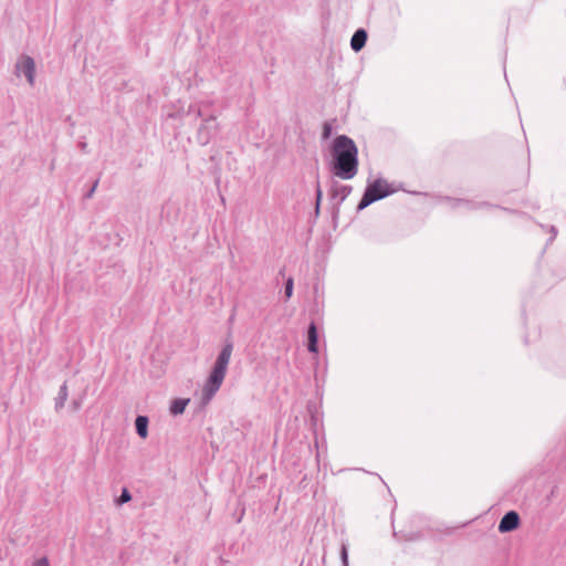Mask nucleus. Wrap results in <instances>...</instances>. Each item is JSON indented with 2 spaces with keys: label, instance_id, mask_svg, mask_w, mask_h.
<instances>
[{
  "label": "nucleus",
  "instance_id": "20e7f679",
  "mask_svg": "<svg viewBox=\"0 0 566 566\" xmlns=\"http://www.w3.org/2000/svg\"><path fill=\"white\" fill-rule=\"evenodd\" d=\"M15 74L20 76L23 74L28 83L33 86L35 83V63L30 55H21L15 63Z\"/></svg>",
  "mask_w": 566,
  "mask_h": 566
},
{
  "label": "nucleus",
  "instance_id": "2eb2a0df",
  "mask_svg": "<svg viewBox=\"0 0 566 566\" xmlns=\"http://www.w3.org/2000/svg\"><path fill=\"white\" fill-rule=\"evenodd\" d=\"M352 191V188L348 186H340L335 190L334 196H339L340 200H344Z\"/></svg>",
  "mask_w": 566,
  "mask_h": 566
},
{
  "label": "nucleus",
  "instance_id": "6ab92c4d",
  "mask_svg": "<svg viewBox=\"0 0 566 566\" xmlns=\"http://www.w3.org/2000/svg\"><path fill=\"white\" fill-rule=\"evenodd\" d=\"M97 185H98V180H96L94 182V185L92 186V188L88 190V192L85 196L86 198H92L93 197V195H94V192H95V190L97 188Z\"/></svg>",
  "mask_w": 566,
  "mask_h": 566
},
{
  "label": "nucleus",
  "instance_id": "1a4fd4ad",
  "mask_svg": "<svg viewBox=\"0 0 566 566\" xmlns=\"http://www.w3.org/2000/svg\"><path fill=\"white\" fill-rule=\"evenodd\" d=\"M137 434L145 439L148 436V418L146 416H138L135 420Z\"/></svg>",
  "mask_w": 566,
  "mask_h": 566
},
{
  "label": "nucleus",
  "instance_id": "4be33fe9",
  "mask_svg": "<svg viewBox=\"0 0 566 566\" xmlns=\"http://www.w3.org/2000/svg\"><path fill=\"white\" fill-rule=\"evenodd\" d=\"M80 406H81L80 402H76V401L73 402V407L75 410H77L80 408Z\"/></svg>",
  "mask_w": 566,
  "mask_h": 566
},
{
  "label": "nucleus",
  "instance_id": "0eeeda50",
  "mask_svg": "<svg viewBox=\"0 0 566 566\" xmlns=\"http://www.w3.org/2000/svg\"><path fill=\"white\" fill-rule=\"evenodd\" d=\"M307 339H308V344H307L308 352L317 354V352H318V346H317L318 335H317V328H316V325L314 322H312L308 326Z\"/></svg>",
  "mask_w": 566,
  "mask_h": 566
},
{
  "label": "nucleus",
  "instance_id": "f03ea898",
  "mask_svg": "<svg viewBox=\"0 0 566 566\" xmlns=\"http://www.w3.org/2000/svg\"><path fill=\"white\" fill-rule=\"evenodd\" d=\"M232 352L233 344L231 340H227L218 354L210 374L203 384L201 391L202 405H208L221 388L228 371Z\"/></svg>",
  "mask_w": 566,
  "mask_h": 566
},
{
  "label": "nucleus",
  "instance_id": "4468645a",
  "mask_svg": "<svg viewBox=\"0 0 566 566\" xmlns=\"http://www.w3.org/2000/svg\"><path fill=\"white\" fill-rule=\"evenodd\" d=\"M132 500V494L127 488H123L119 497L117 499V504L123 505Z\"/></svg>",
  "mask_w": 566,
  "mask_h": 566
},
{
  "label": "nucleus",
  "instance_id": "423d86ee",
  "mask_svg": "<svg viewBox=\"0 0 566 566\" xmlns=\"http://www.w3.org/2000/svg\"><path fill=\"white\" fill-rule=\"evenodd\" d=\"M520 516L515 511H510L504 514L499 523L500 533H509L518 527Z\"/></svg>",
  "mask_w": 566,
  "mask_h": 566
},
{
  "label": "nucleus",
  "instance_id": "ddd939ff",
  "mask_svg": "<svg viewBox=\"0 0 566 566\" xmlns=\"http://www.w3.org/2000/svg\"><path fill=\"white\" fill-rule=\"evenodd\" d=\"M340 560L343 566H349L348 564V544L343 542L340 545Z\"/></svg>",
  "mask_w": 566,
  "mask_h": 566
},
{
  "label": "nucleus",
  "instance_id": "f8f14e48",
  "mask_svg": "<svg viewBox=\"0 0 566 566\" xmlns=\"http://www.w3.org/2000/svg\"><path fill=\"white\" fill-rule=\"evenodd\" d=\"M482 206H486V203L474 205V203H472L468 200H463V199L451 200V207L454 209L463 208V209L472 210V209H479Z\"/></svg>",
  "mask_w": 566,
  "mask_h": 566
},
{
  "label": "nucleus",
  "instance_id": "f257e3e1",
  "mask_svg": "<svg viewBox=\"0 0 566 566\" xmlns=\"http://www.w3.org/2000/svg\"><path fill=\"white\" fill-rule=\"evenodd\" d=\"M333 174L344 180L353 179L358 171V149L346 135L337 136L332 146Z\"/></svg>",
  "mask_w": 566,
  "mask_h": 566
},
{
  "label": "nucleus",
  "instance_id": "39448f33",
  "mask_svg": "<svg viewBox=\"0 0 566 566\" xmlns=\"http://www.w3.org/2000/svg\"><path fill=\"white\" fill-rule=\"evenodd\" d=\"M218 124L216 117L211 116L206 118L198 130V138L201 144H208L209 140L217 134Z\"/></svg>",
  "mask_w": 566,
  "mask_h": 566
},
{
  "label": "nucleus",
  "instance_id": "412c9836",
  "mask_svg": "<svg viewBox=\"0 0 566 566\" xmlns=\"http://www.w3.org/2000/svg\"><path fill=\"white\" fill-rule=\"evenodd\" d=\"M331 134V126L328 124L324 125V137L327 138Z\"/></svg>",
  "mask_w": 566,
  "mask_h": 566
},
{
  "label": "nucleus",
  "instance_id": "aec40b11",
  "mask_svg": "<svg viewBox=\"0 0 566 566\" xmlns=\"http://www.w3.org/2000/svg\"><path fill=\"white\" fill-rule=\"evenodd\" d=\"M549 231L552 233V237H551L549 241H553L556 238V235H557V229L554 226H552L549 228Z\"/></svg>",
  "mask_w": 566,
  "mask_h": 566
},
{
  "label": "nucleus",
  "instance_id": "5701e85b",
  "mask_svg": "<svg viewBox=\"0 0 566 566\" xmlns=\"http://www.w3.org/2000/svg\"><path fill=\"white\" fill-rule=\"evenodd\" d=\"M196 116H198V117H200V116H201V112H200V109H197V111H196Z\"/></svg>",
  "mask_w": 566,
  "mask_h": 566
},
{
  "label": "nucleus",
  "instance_id": "dca6fc26",
  "mask_svg": "<svg viewBox=\"0 0 566 566\" xmlns=\"http://www.w3.org/2000/svg\"><path fill=\"white\" fill-rule=\"evenodd\" d=\"M284 293L287 298H290L292 296V294H293V279L292 277L287 279V281L285 283Z\"/></svg>",
  "mask_w": 566,
  "mask_h": 566
},
{
  "label": "nucleus",
  "instance_id": "a211bd4d",
  "mask_svg": "<svg viewBox=\"0 0 566 566\" xmlns=\"http://www.w3.org/2000/svg\"><path fill=\"white\" fill-rule=\"evenodd\" d=\"M32 566H50V563L46 557H41V558L35 559L32 563Z\"/></svg>",
  "mask_w": 566,
  "mask_h": 566
},
{
  "label": "nucleus",
  "instance_id": "f3484780",
  "mask_svg": "<svg viewBox=\"0 0 566 566\" xmlns=\"http://www.w3.org/2000/svg\"><path fill=\"white\" fill-rule=\"evenodd\" d=\"M322 196H323V192H322L319 182L317 181L316 182V207H315L316 213H318V211H319V203L322 200Z\"/></svg>",
  "mask_w": 566,
  "mask_h": 566
},
{
  "label": "nucleus",
  "instance_id": "9d476101",
  "mask_svg": "<svg viewBox=\"0 0 566 566\" xmlns=\"http://www.w3.org/2000/svg\"><path fill=\"white\" fill-rule=\"evenodd\" d=\"M67 397H69V391H67V386L66 384L64 382L61 387H60V390H59V394H57V397L55 398V410L59 411L61 410L64 405H65V401L67 400Z\"/></svg>",
  "mask_w": 566,
  "mask_h": 566
},
{
  "label": "nucleus",
  "instance_id": "7ed1b4c3",
  "mask_svg": "<svg viewBox=\"0 0 566 566\" xmlns=\"http://www.w3.org/2000/svg\"><path fill=\"white\" fill-rule=\"evenodd\" d=\"M394 192L395 190L385 179L378 178L367 185L357 208L358 210H363L375 201L384 199Z\"/></svg>",
  "mask_w": 566,
  "mask_h": 566
},
{
  "label": "nucleus",
  "instance_id": "6e6552de",
  "mask_svg": "<svg viewBox=\"0 0 566 566\" xmlns=\"http://www.w3.org/2000/svg\"><path fill=\"white\" fill-rule=\"evenodd\" d=\"M367 40V32L364 29H358L352 36L350 46L355 52L360 51Z\"/></svg>",
  "mask_w": 566,
  "mask_h": 566
},
{
  "label": "nucleus",
  "instance_id": "9b49d317",
  "mask_svg": "<svg viewBox=\"0 0 566 566\" xmlns=\"http://www.w3.org/2000/svg\"><path fill=\"white\" fill-rule=\"evenodd\" d=\"M188 403H189V399H182V398L175 399L170 405V413L174 416L181 415L185 411Z\"/></svg>",
  "mask_w": 566,
  "mask_h": 566
}]
</instances>
